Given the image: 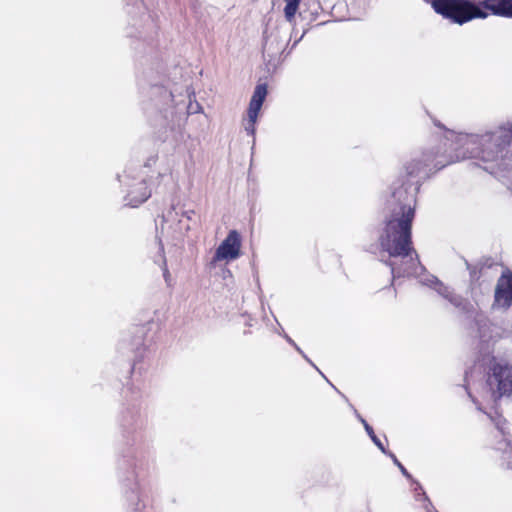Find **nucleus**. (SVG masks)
Returning a JSON list of instances; mask_svg holds the SVG:
<instances>
[{"label": "nucleus", "instance_id": "obj_1", "mask_svg": "<svg viewBox=\"0 0 512 512\" xmlns=\"http://www.w3.org/2000/svg\"><path fill=\"white\" fill-rule=\"evenodd\" d=\"M393 198L404 201L395 207L383 233L380 236V245L389 255L387 264L391 268L393 278L417 274L418 263L415 251L411 247V223L414 218L415 206L412 195L408 196L403 189L396 190Z\"/></svg>", "mask_w": 512, "mask_h": 512}, {"label": "nucleus", "instance_id": "obj_2", "mask_svg": "<svg viewBox=\"0 0 512 512\" xmlns=\"http://www.w3.org/2000/svg\"><path fill=\"white\" fill-rule=\"evenodd\" d=\"M451 137L458 160L480 157L484 161H495L503 157L504 145L512 139V123H503L483 135L451 133Z\"/></svg>", "mask_w": 512, "mask_h": 512}, {"label": "nucleus", "instance_id": "obj_3", "mask_svg": "<svg viewBox=\"0 0 512 512\" xmlns=\"http://www.w3.org/2000/svg\"><path fill=\"white\" fill-rule=\"evenodd\" d=\"M490 398L494 401L512 394V366L496 362L491 367V374L487 379Z\"/></svg>", "mask_w": 512, "mask_h": 512}, {"label": "nucleus", "instance_id": "obj_4", "mask_svg": "<svg viewBox=\"0 0 512 512\" xmlns=\"http://www.w3.org/2000/svg\"><path fill=\"white\" fill-rule=\"evenodd\" d=\"M242 240L236 230H231L215 251L212 263L231 262L241 255Z\"/></svg>", "mask_w": 512, "mask_h": 512}, {"label": "nucleus", "instance_id": "obj_5", "mask_svg": "<svg viewBox=\"0 0 512 512\" xmlns=\"http://www.w3.org/2000/svg\"><path fill=\"white\" fill-rule=\"evenodd\" d=\"M266 95L267 88L264 84H259L255 87L247 110V116L243 119L244 130L249 135H254L255 133V124Z\"/></svg>", "mask_w": 512, "mask_h": 512}, {"label": "nucleus", "instance_id": "obj_6", "mask_svg": "<svg viewBox=\"0 0 512 512\" xmlns=\"http://www.w3.org/2000/svg\"><path fill=\"white\" fill-rule=\"evenodd\" d=\"M495 305L508 308L512 305V274H503L496 286Z\"/></svg>", "mask_w": 512, "mask_h": 512}, {"label": "nucleus", "instance_id": "obj_7", "mask_svg": "<svg viewBox=\"0 0 512 512\" xmlns=\"http://www.w3.org/2000/svg\"><path fill=\"white\" fill-rule=\"evenodd\" d=\"M479 4L495 15L512 17V0H481Z\"/></svg>", "mask_w": 512, "mask_h": 512}, {"label": "nucleus", "instance_id": "obj_8", "mask_svg": "<svg viewBox=\"0 0 512 512\" xmlns=\"http://www.w3.org/2000/svg\"><path fill=\"white\" fill-rule=\"evenodd\" d=\"M150 197V191L145 182H139L128 194V205L137 207Z\"/></svg>", "mask_w": 512, "mask_h": 512}, {"label": "nucleus", "instance_id": "obj_9", "mask_svg": "<svg viewBox=\"0 0 512 512\" xmlns=\"http://www.w3.org/2000/svg\"><path fill=\"white\" fill-rule=\"evenodd\" d=\"M422 282L426 285L434 287L436 291H438L445 298L449 299V301L455 306H460V298L453 296L452 293L448 291V288L440 283L434 276H429Z\"/></svg>", "mask_w": 512, "mask_h": 512}, {"label": "nucleus", "instance_id": "obj_10", "mask_svg": "<svg viewBox=\"0 0 512 512\" xmlns=\"http://www.w3.org/2000/svg\"><path fill=\"white\" fill-rule=\"evenodd\" d=\"M301 0H285L284 15L290 23L294 21Z\"/></svg>", "mask_w": 512, "mask_h": 512}, {"label": "nucleus", "instance_id": "obj_11", "mask_svg": "<svg viewBox=\"0 0 512 512\" xmlns=\"http://www.w3.org/2000/svg\"><path fill=\"white\" fill-rule=\"evenodd\" d=\"M203 110L202 106L198 102H192L190 99V102L187 106V113L188 114H195V113H201Z\"/></svg>", "mask_w": 512, "mask_h": 512}, {"label": "nucleus", "instance_id": "obj_12", "mask_svg": "<svg viewBox=\"0 0 512 512\" xmlns=\"http://www.w3.org/2000/svg\"><path fill=\"white\" fill-rule=\"evenodd\" d=\"M419 168H420V163L418 161H412L406 167L407 174L411 175V176L415 175V174H417Z\"/></svg>", "mask_w": 512, "mask_h": 512}, {"label": "nucleus", "instance_id": "obj_13", "mask_svg": "<svg viewBox=\"0 0 512 512\" xmlns=\"http://www.w3.org/2000/svg\"><path fill=\"white\" fill-rule=\"evenodd\" d=\"M487 331H490V326H485L481 331H480V338H481V341L483 343H487V347H485L486 350L489 349V341L490 339H492V336H489V338H487V335H486V332Z\"/></svg>", "mask_w": 512, "mask_h": 512}, {"label": "nucleus", "instance_id": "obj_14", "mask_svg": "<svg viewBox=\"0 0 512 512\" xmlns=\"http://www.w3.org/2000/svg\"><path fill=\"white\" fill-rule=\"evenodd\" d=\"M370 436V438L372 439V441L375 443V445H377V447L385 453V449H384V446L383 444L381 443V441L378 439V437L375 435L374 431L372 430V434H368Z\"/></svg>", "mask_w": 512, "mask_h": 512}, {"label": "nucleus", "instance_id": "obj_15", "mask_svg": "<svg viewBox=\"0 0 512 512\" xmlns=\"http://www.w3.org/2000/svg\"><path fill=\"white\" fill-rule=\"evenodd\" d=\"M391 457L393 458L394 463L399 467L402 474L405 475L407 478H410V474L407 472V470L404 468V466L397 460V458L391 454Z\"/></svg>", "mask_w": 512, "mask_h": 512}, {"label": "nucleus", "instance_id": "obj_16", "mask_svg": "<svg viewBox=\"0 0 512 512\" xmlns=\"http://www.w3.org/2000/svg\"><path fill=\"white\" fill-rule=\"evenodd\" d=\"M358 418L361 421V423L363 424L366 432L368 434H372V427L366 422V420H364L361 416H358Z\"/></svg>", "mask_w": 512, "mask_h": 512}, {"label": "nucleus", "instance_id": "obj_17", "mask_svg": "<svg viewBox=\"0 0 512 512\" xmlns=\"http://www.w3.org/2000/svg\"><path fill=\"white\" fill-rule=\"evenodd\" d=\"M163 276H164V279L166 281V283H169L170 281V273L168 271V268L166 265H164V268H163Z\"/></svg>", "mask_w": 512, "mask_h": 512}, {"label": "nucleus", "instance_id": "obj_18", "mask_svg": "<svg viewBox=\"0 0 512 512\" xmlns=\"http://www.w3.org/2000/svg\"><path fill=\"white\" fill-rule=\"evenodd\" d=\"M285 338L287 339V341H288L289 343H291L292 345H294V346H295V348L297 349V351H299L300 353H302V351L300 350V348H299V347H298V346L293 342V340H292L290 337L285 336Z\"/></svg>", "mask_w": 512, "mask_h": 512}, {"label": "nucleus", "instance_id": "obj_19", "mask_svg": "<svg viewBox=\"0 0 512 512\" xmlns=\"http://www.w3.org/2000/svg\"><path fill=\"white\" fill-rule=\"evenodd\" d=\"M498 428H499V430L501 431V433H502L504 436H506L507 434H509V432H506V431H505V428H504L503 426H499Z\"/></svg>", "mask_w": 512, "mask_h": 512}]
</instances>
